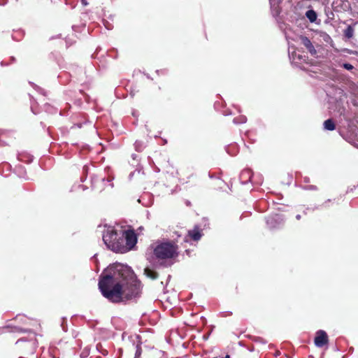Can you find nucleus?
Listing matches in <instances>:
<instances>
[{"label":"nucleus","mask_w":358,"mask_h":358,"mask_svg":"<svg viewBox=\"0 0 358 358\" xmlns=\"http://www.w3.org/2000/svg\"><path fill=\"white\" fill-rule=\"evenodd\" d=\"M82 3L83 5L84 6H87L88 4L87 3V0H82Z\"/></svg>","instance_id":"24"},{"label":"nucleus","mask_w":358,"mask_h":358,"mask_svg":"<svg viewBox=\"0 0 358 358\" xmlns=\"http://www.w3.org/2000/svg\"><path fill=\"white\" fill-rule=\"evenodd\" d=\"M214 358H217V357H214Z\"/></svg>","instance_id":"28"},{"label":"nucleus","mask_w":358,"mask_h":358,"mask_svg":"<svg viewBox=\"0 0 358 358\" xmlns=\"http://www.w3.org/2000/svg\"><path fill=\"white\" fill-rule=\"evenodd\" d=\"M134 145H135L136 150L137 151H141V148H140V147L141 146V142H139V141H136V143H135Z\"/></svg>","instance_id":"20"},{"label":"nucleus","mask_w":358,"mask_h":358,"mask_svg":"<svg viewBox=\"0 0 358 358\" xmlns=\"http://www.w3.org/2000/svg\"><path fill=\"white\" fill-rule=\"evenodd\" d=\"M103 241L112 251L122 253L124 245L122 229L118 231L114 228V226L108 225L103 234Z\"/></svg>","instance_id":"2"},{"label":"nucleus","mask_w":358,"mask_h":358,"mask_svg":"<svg viewBox=\"0 0 358 358\" xmlns=\"http://www.w3.org/2000/svg\"><path fill=\"white\" fill-rule=\"evenodd\" d=\"M26 157V156H25V155H20L19 156V159H20V161L26 162H31V161H32V157H31V156H27V159H24V157Z\"/></svg>","instance_id":"16"},{"label":"nucleus","mask_w":358,"mask_h":358,"mask_svg":"<svg viewBox=\"0 0 358 358\" xmlns=\"http://www.w3.org/2000/svg\"><path fill=\"white\" fill-rule=\"evenodd\" d=\"M343 67L347 69V70H352L354 69V66L351 64H349V63H345L343 64Z\"/></svg>","instance_id":"19"},{"label":"nucleus","mask_w":358,"mask_h":358,"mask_svg":"<svg viewBox=\"0 0 358 358\" xmlns=\"http://www.w3.org/2000/svg\"><path fill=\"white\" fill-rule=\"evenodd\" d=\"M318 34H319V36H320V38L321 41H322L327 43H331L332 42L331 38L326 32L320 31L318 33Z\"/></svg>","instance_id":"10"},{"label":"nucleus","mask_w":358,"mask_h":358,"mask_svg":"<svg viewBox=\"0 0 358 358\" xmlns=\"http://www.w3.org/2000/svg\"><path fill=\"white\" fill-rule=\"evenodd\" d=\"M247 120V118L245 116H243V115H241L238 117H235L234 120H233V122L234 124H241V123H245Z\"/></svg>","instance_id":"13"},{"label":"nucleus","mask_w":358,"mask_h":358,"mask_svg":"<svg viewBox=\"0 0 358 358\" xmlns=\"http://www.w3.org/2000/svg\"><path fill=\"white\" fill-rule=\"evenodd\" d=\"M251 171L250 170H244L242 173H241V176H248L249 179L251 178Z\"/></svg>","instance_id":"18"},{"label":"nucleus","mask_w":358,"mask_h":358,"mask_svg":"<svg viewBox=\"0 0 358 358\" xmlns=\"http://www.w3.org/2000/svg\"><path fill=\"white\" fill-rule=\"evenodd\" d=\"M143 230V227L142 226H141L137 229L136 233H138L140 234Z\"/></svg>","instance_id":"22"},{"label":"nucleus","mask_w":358,"mask_h":358,"mask_svg":"<svg viewBox=\"0 0 358 358\" xmlns=\"http://www.w3.org/2000/svg\"><path fill=\"white\" fill-rule=\"evenodd\" d=\"M189 236L195 241H199L201 237V233L197 229H194V230L188 231Z\"/></svg>","instance_id":"9"},{"label":"nucleus","mask_w":358,"mask_h":358,"mask_svg":"<svg viewBox=\"0 0 358 358\" xmlns=\"http://www.w3.org/2000/svg\"><path fill=\"white\" fill-rule=\"evenodd\" d=\"M178 246L173 241L163 242L154 249V255L159 260L172 259L178 255Z\"/></svg>","instance_id":"3"},{"label":"nucleus","mask_w":358,"mask_h":358,"mask_svg":"<svg viewBox=\"0 0 358 358\" xmlns=\"http://www.w3.org/2000/svg\"><path fill=\"white\" fill-rule=\"evenodd\" d=\"M6 2H7L6 0H0V5L3 6L6 3Z\"/></svg>","instance_id":"23"},{"label":"nucleus","mask_w":358,"mask_h":358,"mask_svg":"<svg viewBox=\"0 0 358 358\" xmlns=\"http://www.w3.org/2000/svg\"><path fill=\"white\" fill-rule=\"evenodd\" d=\"M122 235L124 245L122 253L134 250L137 243L139 234L136 233L135 230L131 227V225H129V229H122Z\"/></svg>","instance_id":"4"},{"label":"nucleus","mask_w":358,"mask_h":358,"mask_svg":"<svg viewBox=\"0 0 358 358\" xmlns=\"http://www.w3.org/2000/svg\"><path fill=\"white\" fill-rule=\"evenodd\" d=\"M324 128L328 131H333L335 129V124L332 120H327L324 122Z\"/></svg>","instance_id":"11"},{"label":"nucleus","mask_w":358,"mask_h":358,"mask_svg":"<svg viewBox=\"0 0 358 358\" xmlns=\"http://www.w3.org/2000/svg\"><path fill=\"white\" fill-rule=\"evenodd\" d=\"M354 30L351 27H348L345 30V34L348 38H352L353 36Z\"/></svg>","instance_id":"15"},{"label":"nucleus","mask_w":358,"mask_h":358,"mask_svg":"<svg viewBox=\"0 0 358 358\" xmlns=\"http://www.w3.org/2000/svg\"><path fill=\"white\" fill-rule=\"evenodd\" d=\"M315 345L318 348H322L329 343L327 334L323 330H319L316 332L314 339Z\"/></svg>","instance_id":"6"},{"label":"nucleus","mask_w":358,"mask_h":358,"mask_svg":"<svg viewBox=\"0 0 358 358\" xmlns=\"http://www.w3.org/2000/svg\"><path fill=\"white\" fill-rule=\"evenodd\" d=\"M144 273L148 278L152 280H156L159 277V274L157 271L149 268L144 269Z\"/></svg>","instance_id":"8"},{"label":"nucleus","mask_w":358,"mask_h":358,"mask_svg":"<svg viewBox=\"0 0 358 358\" xmlns=\"http://www.w3.org/2000/svg\"><path fill=\"white\" fill-rule=\"evenodd\" d=\"M109 273L101 275L99 289L101 294L112 303L130 300L138 295L139 286L131 280L133 273L122 264L111 266Z\"/></svg>","instance_id":"1"},{"label":"nucleus","mask_w":358,"mask_h":358,"mask_svg":"<svg viewBox=\"0 0 358 358\" xmlns=\"http://www.w3.org/2000/svg\"><path fill=\"white\" fill-rule=\"evenodd\" d=\"M141 352H142V350H141V347L137 345L134 358H139L141 355Z\"/></svg>","instance_id":"17"},{"label":"nucleus","mask_w":358,"mask_h":358,"mask_svg":"<svg viewBox=\"0 0 358 358\" xmlns=\"http://www.w3.org/2000/svg\"><path fill=\"white\" fill-rule=\"evenodd\" d=\"M102 354H103V355H106L108 354L107 350H103V351H102Z\"/></svg>","instance_id":"25"},{"label":"nucleus","mask_w":358,"mask_h":358,"mask_svg":"<svg viewBox=\"0 0 358 358\" xmlns=\"http://www.w3.org/2000/svg\"><path fill=\"white\" fill-rule=\"evenodd\" d=\"M306 189H309V190H315L317 189V187L314 185H308V186H306L305 187Z\"/></svg>","instance_id":"21"},{"label":"nucleus","mask_w":358,"mask_h":358,"mask_svg":"<svg viewBox=\"0 0 358 358\" xmlns=\"http://www.w3.org/2000/svg\"><path fill=\"white\" fill-rule=\"evenodd\" d=\"M290 59H292V62L296 66H299L301 64V62H305L306 57L301 55H296V53H292L290 56Z\"/></svg>","instance_id":"7"},{"label":"nucleus","mask_w":358,"mask_h":358,"mask_svg":"<svg viewBox=\"0 0 358 358\" xmlns=\"http://www.w3.org/2000/svg\"><path fill=\"white\" fill-rule=\"evenodd\" d=\"M299 39L301 41V43L306 48L308 52L313 57L317 56V51L315 49L313 42L306 36H299Z\"/></svg>","instance_id":"5"},{"label":"nucleus","mask_w":358,"mask_h":358,"mask_svg":"<svg viewBox=\"0 0 358 358\" xmlns=\"http://www.w3.org/2000/svg\"><path fill=\"white\" fill-rule=\"evenodd\" d=\"M224 358H230V356L229 355H227Z\"/></svg>","instance_id":"26"},{"label":"nucleus","mask_w":358,"mask_h":358,"mask_svg":"<svg viewBox=\"0 0 358 358\" xmlns=\"http://www.w3.org/2000/svg\"><path fill=\"white\" fill-rule=\"evenodd\" d=\"M306 16L311 22H314L317 19V14L313 10H307Z\"/></svg>","instance_id":"12"},{"label":"nucleus","mask_w":358,"mask_h":358,"mask_svg":"<svg viewBox=\"0 0 358 358\" xmlns=\"http://www.w3.org/2000/svg\"><path fill=\"white\" fill-rule=\"evenodd\" d=\"M350 8L353 13L358 15V0H353Z\"/></svg>","instance_id":"14"},{"label":"nucleus","mask_w":358,"mask_h":358,"mask_svg":"<svg viewBox=\"0 0 358 358\" xmlns=\"http://www.w3.org/2000/svg\"><path fill=\"white\" fill-rule=\"evenodd\" d=\"M299 217H300V215H298L296 216V218H297V219H299Z\"/></svg>","instance_id":"27"}]
</instances>
